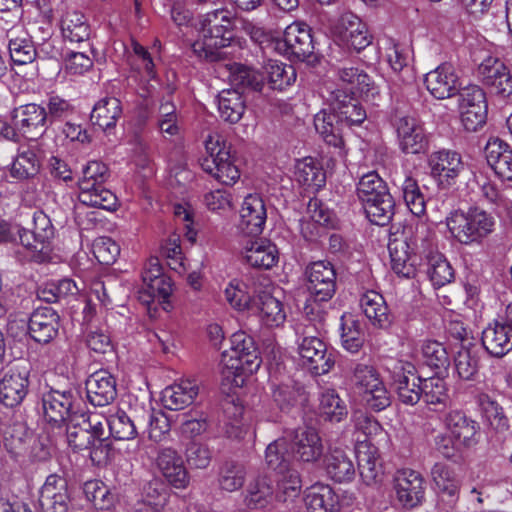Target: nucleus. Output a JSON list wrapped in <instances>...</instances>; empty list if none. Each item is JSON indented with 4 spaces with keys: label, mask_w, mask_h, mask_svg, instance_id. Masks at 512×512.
<instances>
[{
    "label": "nucleus",
    "mask_w": 512,
    "mask_h": 512,
    "mask_svg": "<svg viewBox=\"0 0 512 512\" xmlns=\"http://www.w3.org/2000/svg\"><path fill=\"white\" fill-rule=\"evenodd\" d=\"M357 195L368 219L379 226L388 224L395 210V202L387 184L376 172L363 175L357 185Z\"/></svg>",
    "instance_id": "obj_1"
},
{
    "label": "nucleus",
    "mask_w": 512,
    "mask_h": 512,
    "mask_svg": "<svg viewBox=\"0 0 512 512\" xmlns=\"http://www.w3.org/2000/svg\"><path fill=\"white\" fill-rule=\"evenodd\" d=\"M451 235L461 244L481 243L495 228L494 217L479 207L455 210L446 218Z\"/></svg>",
    "instance_id": "obj_2"
},
{
    "label": "nucleus",
    "mask_w": 512,
    "mask_h": 512,
    "mask_svg": "<svg viewBox=\"0 0 512 512\" xmlns=\"http://www.w3.org/2000/svg\"><path fill=\"white\" fill-rule=\"evenodd\" d=\"M349 379L353 389L367 408L379 412L391 405V394L380 372L373 365L352 363Z\"/></svg>",
    "instance_id": "obj_3"
},
{
    "label": "nucleus",
    "mask_w": 512,
    "mask_h": 512,
    "mask_svg": "<svg viewBox=\"0 0 512 512\" xmlns=\"http://www.w3.org/2000/svg\"><path fill=\"white\" fill-rule=\"evenodd\" d=\"M108 178L107 166L99 161H90L82 169L78 180L79 200L82 204L111 210L116 204V196L104 187Z\"/></svg>",
    "instance_id": "obj_4"
},
{
    "label": "nucleus",
    "mask_w": 512,
    "mask_h": 512,
    "mask_svg": "<svg viewBox=\"0 0 512 512\" xmlns=\"http://www.w3.org/2000/svg\"><path fill=\"white\" fill-rule=\"evenodd\" d=\"M261 365V358L254 339L245 332H236L231 337L230 351L221 355V366L226 377H239L242 374H252Z\"/></svg>",
    "instance_id": "obj_5"
},
{
    "label": "nucleus",
    "mask_w": 512,
    "mask_h": 512,
    "mask_svg": "<svg viewBox=\"0 0 512 512\" xmlns=\"http://www.w3.org/2000/svg\"><path fill=\"white\" fill-rule=\"evenodd\" d=\"M79 406L80 397L72 389H50L42 395L43 415L52 428L61 430L68 422H75Z\"/></svg>",
    "instance_id": "obj_6"
},
{
    "label": "nucleus",
    "mask_w": 512,
    "mask_h": 512,
    "mask_svg": "<svg viewBox=\"0 0 512 512\" xmlns=\"http://www.w3.org/2000/svg\"><path fill=\"white\" fill-rule=\"evenodd\" d=\"M208 156L201 163L202 169L225 185H232L240 178V171L234 164L229 147L219 136H209L206 140Z\"/></svg>",
    "instance_id": "obj_7"
},
{
    "label": "nucleus",
    "mask_w": 512,
    "mask_h": 512,
    "mask_svg": "<svg viewBox=\"0 0 512 512\" xmlns=\"http://www.w3.org/2000/svg\"><path fill=\"white\" fill-rule=\"evenodd\" d=\"M33 223L32 231L22 228L20 244L26 250V257L29 260L42 263L50 259L54 227L49 217L43 212L34 214Z\"/></svg>",
    "instance_id": "obj_8"
},
{
    "label": "nucleus",
    "mask_w": 512,
    "mask_h": 512,
    "mask_svg": "<svg viewBox=\"0 0 512 512\" xmlns=\"http://www.w3.org/2000/svg\"><path fill=\"white\" fill-rule=\"evenodd\" d=\"M392 385L397 399L407 406L416 405L423 395V379L411 362L398 360L392 369Z\"/></svg>",
    "instance_id": "obj_9"
},
{
    "label": "nucleus",
    "mask_w": 512,
    "mask_h": 512,
    "mask_svg": "<svg viewBox=\"0 0 512 512\" xmlns=\"http://www.w3.org/2000/svg\"><path fill=\"white\" fill-rule=\"evenodd\" d=\"M274 50L280 54L293 56L300 61H304L314 51L311 29L303 22H294L288 25L283 38L274 42Z\"/></svg>",
    "instance_id": "obj_10"
},
{
    "label": "nucleus",
    "mask_w": 512,
    "mask_h": 512,
    "mask_svg": "<svg viewBox=\"0 0 512 512\" xmlns=\"http://www.w3.org/2000/svg\"><path fill=\"white\" fill-rule=\"evenodd\" d=\"M306 275L308 290L314 303L326 302L332 298L336 290V271L329 261L311 263L306 268Z\"/></svg>",
    "instance_id": "obj_11"
},
{
    "label": "nucleus",
    "mask_w": 512,
    "mask_h": 512,
    "mask_svg": "<svg viewBox=\"0 0 512 512\" xmlns=\"http://www.w3.org/2000/svg\"><path fill=\"white\" fill-rule=\"evenodd\" d=\"M428 164L431 169V175L443 188H448L456 184L458 177L465 170V163L461 155L452 150H440L433 152Z\"/></svg>",
    "instance_id": "obj_12"
},
{
    "label": "nucleus",
    "mask_w": 512,
    "mask_h": 512,
    "mask_svg": "<svg viewBox=\"0 0 512 512\" xmlns=\"http://www.w3.org/2000/svg\"><path fill=\"white\" fill-rule=\"evenodd\" d=\"M394 490L396 499L403 507L414 508L425 498L426 482L420 472L401 469L394 476Z\"/></svg>",
    "instance_id": "obj_13"
},
{
    "label": "nucleus",
    "mask_w": 512,
    "mask_h": 512,
    "mask_svg": "<svg viewBox=\"0 0 512 512\" xmlns=\"http://www.w3.org/2000/svg\"><path fill=\"white\" fill-rule=\"evenodd\" d=\"M353 95L354 92L335 89L329 91L327 96L331 110L343 127L359 126L367 118L365 109Z\"/></svg>",
    "instance_id": "obj_14"
},
{
    "label": "nucleus",
    "mask_w": 512,
    "mask_h": 512,
    "mask_svg": "<svg viewBox=\"0 0 512 512\" xmlns=\"http://www.w3.org/2000/svg\"><path fill=\"white\" fill-rule=\"evenodd\" d=\"M39 505L43 512H68L71 496L66 479L49 475L40 489Z\"/></svg>",
    "instance_id": "obj_15"
},
{
    "label": "nucleus",
    "mask_w": 512,
    "mask_h": 512,
    "mask_svg": "<svg viewBox=\"0 0 512 512\" xmlns=\"http://www.w3.org/2000/svg\"><path fill=\"white\" fill-rule=\"evenodd\" d=\"M411 232L412 226L406 227L400 237L391 238L388 243L392 270L406 278L414 276L418 260L408 241V234Z\"/></svg>",
    "instance_id": "obj_16"
},
{
    "label": "nucleus",
    "mask_w": 512,
    "mask_h": 512,
    "mask_svg": "<svg viewBox=\"0 0 512 512\" xmlns=\"http://www.w3.org/2000/svg\"><path fill=\"white\" fill-rule=\"evenodd\" d=\"M15 128L27 138L41 136L47 128L46 108L35 103H28L15 108L12 112Z\"/></svg>",
    "instance_id": "obj_17"
},
{
    "label": "nucleus",
    "mask_w": 512,
    "mask_h": 512,
    "mask_svg": "<svg viewBox=\"0 0 512 512\" xmlns=\"http://www.w3.org/2000/svg\"><path fill=\"white\" fill-rule=\"evenodd\" d=\"M29 371L24 366L8 369L0 380V402L13 408L19 405L28 393Z\"/></svg>",
    "instance_id": "obj_18"
},
{
    "label": "nucleus",
    "mask_w": 512,
    "mask_h": 512,
    "mask_svg": "<svg viewBox=\"0 0 512 512\" xmlns=\"http://www.w3.org/2000/svg\"><path fill=\"white\" fill-rule=\"evenodd\" d=\"M298 352L303 364L315 375L326 374L334 366L332 355L327 353L326 344L319 337H303Z\"/></svg>",
    "instance_id": "obj_19"
},
{
    "label": "nucleus",
    "mask_w": 512,
    "mask_h": 512,
    "mask_svg": "<svg viewBox=\"0 0 512 512\" xmlns=\"http://www.w3.org/2000/svg\"><path fill=\"white\" fill-rule=\"evenodd\" d=\"M267 219V210L259 194H249L244 198L240 209L238 229L247 236L255 237L262 233Z\"/></svg>",
    "instance_id": "obj_20"
},
{
    "label": "nucleus",
    "mask_w": 512,
    "mask_h": 512,
    "mask_svg": "<svg viewBox=\"0 0 512 512\" xmlns=\"http://www.w3.org/2000/svg\"><path fill=\"white\" fill-rule=\"evenodd\" d=\"M482 82L490 91L503 98L512 95V75L509 68L499 59L488 58L479 66Z\"/></svg>",
    "instance_id": "obj_21"
},
{
    "label": "nucleus",
    "mask_w": 512,
    "mask_h": 512,
    "mask_svg": "<svg viewBox=\"0 0 512 512\" xmlns=\"http://www.w3.org/2000/svg\"><path fill=\"white\" fill-rule=\"evenodd\" d=\"M424 83L436 99H447L456 95L461 85L456 70L450 63H443L428 72Z\"/></svg>",
    "instance_id": "obj_22"
},
{
    "label": "nucleus",
    "mask_w": 512,
    "mask_h": 512,
    "mask_svg": "<svg viewBox=\"0 0 512 512\" xmlns=\"http://www.w3.org/2000/svg\"><path fill=\"white\" fill-rule=\"evenodd\" d=\"M201 39L193 43V51L201 58L215 60L218 50L227 47L233 40V27H199Z\"/></svg>",
    "instance_id": "obj_23"
},
{
    "label": "nucleus",
    "mask_w": 512,
    "mask_h": 512,
    "mask_svg": "<svg viewBox=\"0 0 512 512\" xmlns=\"http://www.w3.org/2000/svg\"><path fill=\"white\" fill-rule=\"evenodd\" d=\"M157 466L165 479L175 488L183 489L190 478L182 457L175 449L162 448L158 452Z\"/></svg>",
    "instance_id": "obj_24"
},
{
    "label": "nucleus",
    "mask_w": 512,
    "mask_h": 512,
    "mask_svg": "<svg viewBox=\"0 0 512 512\" xmlns=\"http://www.w3.org/2000/svg\"><path fill=\"white\" fill-rule=\"evenodd\" d=\"M397 136L401 150L407 154L424 152L428 141L421 125L415 118L404 116L396 122Z\"/></svg>",
    "instance_id": "obj_25"
},
{
    "label": "nucleus",
    "mask_w": 512,
    "mask_h": 512,
    "mask_svg": "<svg viewBox=\"0 0 512 512\" xmlns=\"http://www.w3.org/2000/svg\"><path fill=\"white\" fill-rule=\"evenodd\" d=\"M88 401L95 407H104L112 403L116 396L115 378L107 371H97L86 380Z\"/></svg>",
    "instance_id": "obj_26"
},
{
    "label": "nucleus",
    "mask_w": 512,
    "mask_h": 512,
    "mask_svg": "<svg viewBox=\"0 0 512 512\" xmlns=\"http://www.w3.org/2000/svg\"><path fill=\"white\" fill-rule=\"evenodd\" d=\"M443 423L458 444L471 447L477 443L479 425L463 411L450 410L444 415Z\"/></svg>",
    "instance_id": "obj_27"
},
{
    "label": "nucleus",
    "mask_w": 512,
    "mask_h": 512,
    "mask_svg": "<svg viewBox=\"0 0 512 512\" xmlns=\"http://www.w3.org/2000/svg\"><path fill=\"white\" fill-rule=\"evenodd\" d=\"M323 443L318 432L313 428L296 430L292 440L293 457L299 461L313 463L323 455Z\"/></svg>",
    "instance_id": "obj_28"
},
{
    "label": "nucleus",
    "mask_w": 512,
    "mask_h": 512,
    "mask_svg": "<svg viewBox=\"0 0 512 512\" xmlns=\"http://www.w3.org/2000/svg\"><path fill=\"white\" fill-rule=\"evenodd\" d=\"M28 327L36 342L46 344L58 333L59 316L51 307L37 308L30 316Z\"/></svg>",
    "instance_id": "obj_29"
},
{
    "label": "nucleus",
    "mask_w": 512,
    "mask_h": 512,
    "mask_svg": "<svg viewBox=\"0 0 512 512\" xmlns=\"http://www.w3.org/2000/svg\"><path fill=\"white\" fill-rule=\"evenodd\" d=\"M242 255L250 266L259 269H271L279 260L276 245L263 239L247 240L243 245Z\"/></svg>",
    "instance_id": "obj_30"
},
{
    "label": "nucleus",
    "mask_w": 512,
    "mask_h": 512,
    "mask_svg": "<svg viewBox=\"0 0 512 512\" xmlns=\"http://www.w3.org/2000/svg\"><path fill=\"white\" fill-rule=\"evenodd\" d=\"M338 29L341 40L358 52L365 49L371 43L372 37L368 32L366 24L351 12L344 13L341 16Z\"/></svg>",
    "instance_id": "obj_31"
},
{
    "label": "nucleus",
    "mask_w": 512,
    "mask_h": 512,
    "mask_svg": "<svg viewBox=\"0 0 512 512\" xmlns=\"http://www.w3.org/2000/svg\"><path fill=\"white\" fill-rule=\"evenodd\" d=\"M487 163L502 180L512 181V149L499 138H491L485 146Z\"/></svg>",
    "instance_id": "obj_32"
},
{
    "label": "nucleus",
    "mask_w": 512,
    "mask_h": 512,
    "mask_svg": "<svg viewBox=\"0 0 512 512\" xmlns=\"http://www.w3.org/2000/svg\"><path fill=\"white\" fill-rule=\"evenodd\" d=\"M481 341L490 355L501 358L512 350V329L505 323L495 321L482 331Z\"/></svg>",
    "instance_id": "obj_33"
},
{
    "label": "nucleus",
    "mask_w": 512,
    "mask_h": 512,
    "mask_svg": "<svg viewBox=\"0 0 512 512\" xmlns=\"http://www.w3.org/2000/svg\"><path fill=\"white\" fill-rule=\"evenodd\" d=\"M199 387L194 380H182L166 387L161 393V402L166 409L181 410L193 403Z\"/></svg>",
    "instance_id": "obj_34"
},
{
    "label": "nucleus",
    "mask_w": 512,
    "mask_h": 512,
    "mask_svg": "<svg viewBox=\"0 0 512 512\" xmlns=\"http://www.w3.org/2000/svg\"><path fill=\"white\" fill-rule=\"evenodd\" d=\"M10 58L15 65H27L37 57L31 36L22 28H13L7 33Z\"/></svg>",
    "instance_id": "obj_35"
},
{
    "label": "nucleus",
    "mask_w": 512,
    "mask_h": 512,
    "mask_svg": "<svg viewBox=\"0 0 512 512\" xmlns=\"http://www.w3.org/2000/svg\"><path fill=\"white\" fill-rule=\"evenodd\" d=\"M360 306L368 320L378 328H388L392 323V316L384 297L374 291L365 292L360 299Z\"/></svg>",
    "instance_id": "obj_36"
},
{
    "label": "nucleus",
    "mask_w": 512,
    "mask_h": 512,
    "mask_svg": "<svg viewBox=\"0 0 512 512\" xmlns=\"http://www.w3.org/2000/svg\"><path fill=\"white\" fill-rule=\"evenodd\" d=\"M308 512H339V499L328 485L317 483L305 491Z\"/></svg>",
    "instance_id": "obj_37"
},
{
    "label": "nucleus",
    "mask_w": 512,
    "mask_h": 512,
    "mask_svg": "<svg viewBox=\"0 0 512 512\" xmlns=\"http://www.w3.org/2000/svg\"><path fill=\"white\" fill-rule=\"evenodd\" d=\"M256 298L253 307L259 311L261 321L268 327H278L284 323L286 314L282 303L268 290H254Z\"/></svg>",
    "instance_id": "obj_38"
},
{
    "label": "nucleus",
    "mask_w": 512,
    "mask_h": 512,
    "mask_svg": "<svg viewBox=\"0 0 512 512\" xmlns=\"http://www.w3.org/2000/svg\"><path fill=\"white\" fill-rule=\"evenodd\" d=\"M357 461L359 474L367 485H371L380 480L382 465L379 459L378 449L375 446L369 445L365 440L361 441L357 448Z\"/></svg>",
    "instance_id": "obj_39"
},
{
    "label": "nucleus",
    "mask_w": 512,
    "mask_h": 512,
    "mask_svg": "<svg viewBox=\"0 0 512 512\" xmlns=\"http://www.w3.org/2000/svg\"><path fill=\"white\" fill-rule=\"evenodd\" d=\"M332 212L318 199H311L307 205V217L301 223V232L308 240L320 236L325 226L332 223Z\"/></svg>",
    "instance_id": "obj_40"
},
{
    "label": "nucleus",
    "mask_w": 512,
    "mask_h": 512,
    "mask_svg": "<svg viewBox=\"0 0 512 512\" xmlns=\"http://www.w3.org/2000/svg\"><path fill=\"white\" fill-rule=\"evenodd\" d=\"M217 103L221 119L230 124L238 123L246 110L245 99L236 89L222 90Z\"/></svg>",
    "instance_id": "obj_41"
},
{
    "label": "nucleus",
    "mask_w": 512,
    "mask_h": 512,
    "mask_svg": "<svg viewBox=\"0 0 512 512\" xmlns=\"http://www.w3.org/2000/svg\"><path fill=\"white\" fill-rule=\"evenodd\" d=\"M121 115L120 100L115 97H105L94 105L91 112V121L101 129L108 130L115 127Z\"/></svg>",
    "instance_id": "obj_42"
},
{
    "label": "nucleus",
    "mask_w": 512,
    "mask_h": 512,
    "mask_svg": "<svg viewBox=\"0 0 512 512\" xmlns=\"http://www.w3.org/2000/svg\"><path fill=\"white\" fill-rule=\"evenodd\" d=\"M314 126L327 144L334 147H340L343 144V125L338 122V117L334 111L326 112L322 110L317 113L314 117Z\"/></svg>",
    "instance_id": "obj_43"
},
{
    "label": "nucleus",
    "mask_w": 512,
    "mask_h": 512,
    "mask_svg": "<svg viewBox=\"0 0 512 512\" xmlns=\"http://www.w3.org/2000/svg\"><path fill=\"white\" fill-rule=\"evenodd\" d=\"M273 486L267 477H258L252 480L244 495V504L249 509H263L273 500Z\"/></svg>",
    "instance_id": "obj_44"
},
{
    "label": "nucleus",
    "mask_w": 512,
    "mask_h": 512,
    "mask_svg": "<svg viewBox=\"0 0 512 512\" xmlns=\"http://www.w3.org/2000/svg\"><path fill=\"white\" fill-rule=\"evenodd\" d=\"M61 31L65 40L71 43L86 42L91 30L85 16L77 11L67 12L61 21Z\"/></svg>",
    "instance_id": "obj_45"
},
{
    "label": "nucleus",
    "mask_w": 512,
    "mask_h": 512,
    "mask_svg": "<svg viewBox=\"0 0 512 512\" xmlns=\"http://www.w3.org/2000/svg\"><path fill=\"white\" fill-rule=\"evenodd\" d=\"M327 474L336 482H349L355 476V467L352 459L340 449L330 452L326 458Z\"/></svg>",
    "instance_id": "obj_46"
},
{
    "label": "nucleus",
    "mask_w": 512,
    "mask_h": 512,
    "mask_svg": "<svg viewBox=\"0 0 512 512\" xmlns=\"http://www.w3.org/2000/svg\"><path fill=\"white\" fill-rule=\"evenodd\" d=\"M263 70L267 83L274 90H284L296 81L294 67L280 61L269 60Z\"/></svg>",
    "instance_id": "obj_47"
},
{
    "label": "nucleus",
    "mask_w": 512,
    "mask_h": 512,
    "mask_svg": "<svg viewBox=\"0 0 512 512\" xmlns=\"http://www.w3.org/2000/svg\"><path fill=\"white\" fill-rule=\"evenodd\" d=\"M432 481L439 493L448 496L452 500L458 496L460 481L449 465L435 463L431 469Z\"/></svg>",
    "instance_id": "obj_48"
},
{
    "label": "nucleus",
    "mask_w": 512,
    "mask_h": 512,
    "mask_svg": "<svg viewBox=\"0 0 512 512\" xmlns=\"http://www.w3.org/2000/svg\"><path fill=\"white\" fill-rule=\"evenodd\" d=\"M387 61L398 81L404 84H410L414 81L415 75L412 66L409 64L407 48L399 44H392L387 49Z\"/></svg>",
    "instance_id": "obj_49"
},
{
    "label": "nucleus",
    "mask_w": 512,
    "mask_h": 512,
    "mask_svg": "<svg viewBox=\"0 0 512 512\" xmlns=\"http://www.w3.org/2000/svg\"><path fill=\"white\" fill-rule=\"evenodd\" d=\"M295 176L301 185L315 191L323 187L326 181L324 170L311 157L297 162Z\"/></svg>",
    "instance_id": "obj_50"
},
{
    "label": "nucleus",
    "mask_w": 512,
    "mask_h": 512,
    "mask_svg": "<svg viewBox=\"0 0 512 512\" xmlns=\"http://www.w3.org/2000/svg\"><path fill=\"white\" fill-rule=\"evenodd\" d=\"M319 414L324 420L337 423L346 418L348 410L337 392L328 389L320 396Z\"/></svg>",
    "instance_id": "obj_51"
},
{
    "label": "nucleus",
    "mask_w": 512,
    "mask_h": 512,
    "mask_svg": "<svg viewBox=\"0 0 512 512\" xmlns=\"http://www.w3.org/2000/svg\"><path fill=\"white\" fill-rule=\"evenodd\" d=\"M399 186L402 190V196L406 206L415 216H422L426 211V202L417 181L410 175H405L398 179Z\"/></svg>",
    "instance_id": "obj_52"
},
{
    "label": "nucleus",
    "mask_w": 512,
    "mask_h": 512,
    "mask_svg": "<svg viewBox=\"0 0 512 512\" xmlns=\"http://www.w3.org/2000/svg\"><path fill=\"white\" fill-rule=\"evenodd\" d=\"M170 490L161 481L154 480L144 487L143 505L145 512H165Z\"/></svg>",
    "instance_id": "obj_53"
},
{
    "label": "nucleus",
    "mask_w": 512,
    "mask_h": 512,
    "mask_svg": "<svg viewBox=\"0 0 512 512\" xmlns=\"http://www.w3.org/2000/svg\"><path fill=\"white\" fill-rule=\"evenodd\" d=\"M339 79L350 85L349 92L369 93L374 89L371 77L362 69L355 66H342L338 69Z\"/></svg>",
    "instance_id": "obj_54"
},
{
    "label": "nucleus",
    "mask_w": 512,
    "mask_h": 512,
    "mask_svg": "<svg viewBox=\"0 0 512 512\" xmlns=\"http://www.w3.org/2000/svg\"><path fill=\"white\" fill-rule=\"evenodd\" d=\"M40 169V162L34 151L26 149L20 151L13 161L10 174L17 180H27L35 177Z\"/></svg>",
    "instance_id": "obj_55"
},
{
    "label": "nucleus",
    "mask_w": 512,
    "mask_h": 512,
    "mask_svg": "<svg viewBox=\"0 0 512 512\" xmlns=\"http://www.w3.org/2000/svg\"><path fill=\"white\" fill-rule=\"evenodd\" d=\"M226 302L237 311H245L253 308L256 293L253 295L247 290V285L238 280H232L224 289Z\"/></svg>",
    "instance_id": "obj_56"
},
{
    "label": "nucleus",
    "mask_w": 512,
    "mask_h": 512,
    "mask_svg": "<svg viewBox=\"0 0 512 512\" xmlns=\"http://www.w3.org/2000/svg\"><path fill=\"white\" fill-rule=\"evenodd\" d=\"M245 478L246 470L242 464L227 461L219 469L218 484L222 490L234 492L243 486Z\"/></svg>",
    "instance_id": "obj_57"
},
{
    "label": "nucleus",
    "mask_w": 512,
    "mask_h": 512,
    "mask_svg": "<svg viewBox=\"0 0 512 512\" xmlns=\"http://www.w3.org/2000/svg\"><path fill=\"white\" fill-rule=\"evenodd\" d=\"M289 443L281 437L271 442L265 451V461L269 468L279 472L291 467V454L288 450Z\"/></svg>",
    "instance_id": "obj_58"
},
{
    "label": "nucleus",
    "mask_w": 512,
    "mask_h": 512,
    "mask_svg": "<svg viewBox=\"0 0 512 512\" xmlns=\"http://www.w3.org/2000/svg\"><path fill=\"white\" fill-rule=\"evenodd\" d=\"M83 492L86 499L98 510H108L115 503V496L100 480H90L84 483Z\"/></svg>",
    "instance_id": "obj_59"
},
{
    "label": "nucleus",
    "mask_w": 512,
    "mask_h": 512,
    "mask_svg": "<svg viewBox=\"0 0 512 512\" xmlns=\"http://www.w3.org/2000/svg\"><path fill=\"white\" fill-rule=\"evenodd\" d=\"M341 341L345 350L350 353H357L364 344V333L359 321L353 319L352 316H343Z\"/></svg>",
    "instance_id": "obj_60"
},
{
    "label": "nucleus",
    "mask_w": 512,
    "mask_h": 512,
    "mask_svg": "<svg viewBox=\"0 0 512 512\" xmlns=\"http://www.w3.org/2000/svg\"><path fill=\"white\" fill-rule=\"evenodd\" d=\"M173 292V283L169 276L165 275L145 285L139 292V300L149 305L154 299L166 302Z\"/></svg>",
    "instance_id": "obj_61"
},
{
    "label": "nucleus",
    "mask_w": 512,
    "mask_h": 512,
    "mask_svg": "<svg viewBox=\"0 0 512 512\" xmlns=\"http://www.w3.org/2000/svg\"><path fill=\"white\" fill-rule=\"evenodd\" d=\"M78 292L79 288L72 279L63 278L57 281H51L41 287L38 290V297L47 303H53Z\"/></svg>",
    "instance_id": "obj_62"
},
{
    "label": "nucleus",
    "mask_w": 512,
    "mask_h": 512,
    "mask_svg": "<svg viewBox=\"0 0 512 512\" xmlns=\"http://www.w3.org/2000/svg\"><path fill=\"white\" fill-rule=\"evenodd\" d=\"M427 261V274L433 286L442 287L452 281L453 268L442 254L435 253V255L429 256Z\"/></svg>",
    "instance_id": "obj_63"
},
{
    "label": "nucleus",
    "mask_w": 512,
    "mask_h": 512,
    "mask_svg": "<svg viewBox=\"0 0 512 512\" xmlns=\"http://www.w3.org/2000/svg\"><path fill=\"white\" fill-rule=\"evenodd\" d=\"M421 354L425 364L438 370H446L450 365V357L446 347L435 340H426L421 346Z\"/></svg>",
    "instance_id": "obj_64"
}]
</instances>
